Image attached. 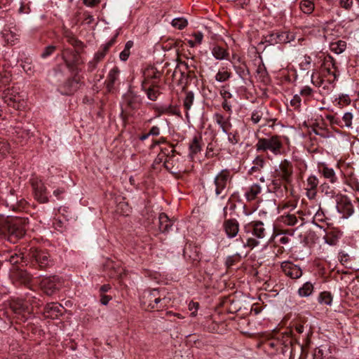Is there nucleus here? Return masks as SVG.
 Instances as JSON below:
<instances>
[{
	"instance_id": "nucleus-21",
	"label": "nucleus",
	"mask_w": 359,
	"mask_h": 359,
	"mask_svg": "<svg viewBox=\"0 0 359 359\" xmlns=\"http://www.w3.org/2000/svg\"><path fill=\"white\" fill-rule=\"evenodd\" d=\"M213 118L224 133H227L232 127L230 115L226 116L222 114L216 113L214 114Z\"/></svg>"
},
{
	"instance_id": "nucleus-64",
	"label": "nucleus",
	"mask_w": 359,
	"mask_h": 359,
	"mask_svg": "<svg viewBox=\"0 0 359 359\" xmlns=\"http://www.w3.org/2000/svg\"><path fill=\"white\" fill-rule=\"evenodd\" d=\"M265 346L266 347H269V348H275L276 350H278L280 346V341H278V339H274V340H269L268 341L266 342L265 344Z\"/></svg>"
},
{
	"instance_id": "nucleus-1",
	"label": "nucleus",
	"mask_w": 359,
	"mask_h": 359,
	"mask_svg": "<svg viewBox=\"0 0 359 359\" xmlns=\"http://www.w3.org/2000/svg\"><path fill=\"white\" fill-rule=\"evenodd\" d=\"M25 233V230L19 224V219L0 215V239H6L15 243Z\"/></svg>"
},
{
	"instance_id": "nucleus-10",
	"label": "nucleus",
	"mask_w": 359,
	"mask_h": 359,
	"mask_svg": "<svg viewBox=\"0 0 359 359\" xmlns=\"http://www.w3.org/2000/svg\"><path fill=\"white\" fill-rule=\"evenodd\" d=\"M142 302L144 304H148V307L151 309H159L165 306L168 301L165 297H161L158 290L154 289L144 295Z\"/></svg>"
},
{
	"instance_id": "nucleus-53",
	"label": "nucleus",
	"mask_w": 359,
	"mask_h": 359,
	"mask_svg": "<svg viewBox=\"0 0 359 359\" xmlns=\"http://www.w3.org/2000/svg\"><path fill=\"white\" fill-rule=\"evenodd\" d=\"M241 256L238 254L231 255L226 257L225 265L229 269L241 261Z\"/></svg>"
},
{
	"instance_id": "nucleus-13",
	"label": "nucleus",
	"mask_w": 359,
	"mask_h": 359,
	"mask_svg": "<svg viewBox=\"0 0 359 359\" xmlns=\"http://www.w3.org/2000/svg\"><path fill=\"white\" fill-rule=\"evenodd\" d=\"M280 267L284 274L292 279L299 278L303 274L301 267L290 261L283 262Z\"/></svg>"
},
{
	"instance_id": "nucleus-51",
	"label": "nucleus",
	"mask_w": 359,
	"mask_h": 359,
	"mask_svg": "<svg viewBox=\"0 0 359 359\" xmlns=\"http://www.w3.org/2000/svg\"><path fill=\"white\" fill-rule=\"evenodd\" d=\"M2 35H3V37L4 38V39L8 43L12 44L16 40H18L17 35L14 32L10 31V30L6 29L2 32Z\"/></svg>"
},
{
	"instance_id": "nucleus-60",
	"label": "nucleus",
	"mask_w": 359,
	"mask_h": 359,
	"mask_svg": "<svg viewBox=\"0 0 359 359\" xmlns=\"http://www.w3.org/2000/svg\"><path fill=\"white\" fill-rule=\"evenodd\" d=\"M316 72V70L314 69L311 74V82L316 86L319 87L323 84V80L320 76H318L316 79L315 78Z\"/></svg>"
},
{
	"instance_id": "nucleus-41",
	"label": "nucleus",
	"mask_w": 359,
	"mask_h": 359,
	"mask_svg": "<svg viewBox=\"0 0 359 359\" xmlns=\"http://www.w3.org/2000/svg\"><path fill=\"white\" fill-rule=\"evenodd\" d=\"M64 37L67 39V42L75 47H80L83 43L78 40L74 35L69 30H65L63 33Z\"/></svg>"
},
{
	"instance_id": "nucleus-45",
	"label": "nucleus",
	"mask_w": 359,
	"mask_h": 359,
	"mask_svg": "<svg viewBox=\"0 0 359 359\" xmlns=\"http://www.w3.org/2000/svg\"><path fill=\"white\" fill-rule=\"evenodd\" d=\"M10 151V146L6 140L0 137V161L6 158Z\"/></svg>"
},
{
	"instance_id": "nucleus-50",
	"label": "nucleus",
	"mask_w": 359,
	"mask_h": 359,
	"mask_svg": "<svg viewBox=\"0 0 359 359\" xmlns=\"http://www.w3.org/2000/svg\"><path fill=\"white\" fill-rule=\"evenodd\" d=\"M318 184V179L314 175H311L306 180L305 189H317Z\"/></svg>"
},
{
	"instance_id": "nucleus-59",
	"label": "nucleus",
	"mask_w": 359,
	"mask_h": 359,
	"mask_svg": "<svg viewBox=\"0 0 359 359\" xmlns=\"http://www.w3.org/2000/svg\"><path fill=\"white\" fill-rule=\"evenodd\" d=\"M302 99L300 95H294L292 99L290 100V104L295 109L299 110L301 107Z\"/></svg>"
},
{
	"instance_id": "nucleus-52",
	"label": "nucleus",
	"mask_w": 359,
	"mask_h": 359,
	"mask_svg": "<svg viewBox=\"0 0 359 359\" xmlns=\"http://www.w3.org/2000/svg\"><path fill=\"white\" fill-rule=\"evenodd\" d=\"M297 218L294 215H286L281 217V222L288 226H294L297 222Z\"/></svg>"
},
{
	"instance_id": "nucleus-31",
	"label": "nucleus",
	"mask_w": 359,
	"mask_h": 359,
	"mask_svg": "<svg viewBox=\"0 0 359 359\" xmlns=\"http://www.w3.org/2000/svg\"><path fill=\"white\" fill-rule=\"evenodd\" d=\"M189 153L188 162L191 163L194 156L201 151L202 147L200 143L199 139L197 137H194L191 142L189 144Z\"/></svg>"
},
{
	"instance_id": "nucleus-29",
	"label": "nucleus",
	"mask_w": 359,
	"mask_h": 359,
	"mask_svg": "<svg viewBox=\"0 0 359 359\" xmlns=\"http://www.w3.org/2000/svg\"><path fill=\"white\" fill-rule=\"evenodd\" d=\"M158 87V82L152 81L150 84L146 86L145 89L142 90L146 92L148 99L155 101L159 95Z\"/></svg>"
},
{
	"instance_id": "nucleus-19",
	"label": "nucleus",
	"mask_w": 359,
	"mask_h": 359,
	"mask_svg": "<svg viewBox=\"0 0 359 359\" xmlns=\"http://www.w3.org/2000/svg\"><path fill=\"white\" fill-rule=\"evenodd\" d=\"M144 79L142 81V89H145L146 86L151 83L152 81H156L161 76V73L154 67H147L143 73Z\"/></svg>"
},
{
	"instance_id": "nucleus-23",
	"label": "nucleus",
	"mask_w": 359,
	"mask_h": 359,
	"mask_svg": "<svg viewBox=\"0 0 359 359\" xmlns=\"http://www.w3.org/2000/svg\"><path fill=\"white\" fill-rule=\"evenodd\" d=\"M223 226L229 238H234L238 233L239 224L235 219L224 221Z\"/></svg>"
},
{
	"instance_id": "nucleus-28",
	"label": "nucleus",
	"mask_w": 359,
	"mask_h": 359,
	"mask_svg": "<svg viewBox=\"0 0 359 359\" xmlns=\"http://www.w3.org/2000/svg\"><path fill=\"white\" fill-rule=\"evenodd\" d=\"M14 133L17 136L18 138L22 139V140H27L29 139L32 133L31 130L29 128L28 125H18L14 127Z\"/></svg>"
},
{
	"instance_id": "nucleus-57",
	"label": "nucleus",
	"mask_w": 359,
	"mask_h": 359,
	"mask_svg": "<svg viewBox=\"0 0 359 359\" xmlns=\"http://www.w3.org/2000/svg\"><path fill=\"white\" fill-rule=\"evenodd\" d=\"M228 135V141L233 145L238 144L240 141V137L238 132H229L226 133Z\"/></svg>"
},
{
	"instance_id": "nucleus-22",
	"label": "nucleus",
	"mask_w": 359,
	"mask_h": 359,
	"mask_svg": "<svg viewBox=\"0 0 359 359\" xmlns=\"http://www.w3.org/2000/svg\"><path fill=\"white\" fill-rule=\"evenodd\" d=\"M325 231V234L324 236V239L325 242L330 245H336L341 236V232L337 228L334 227H328Z\"/></svg>"
},
{
	"instance_id": "nucleus-17",
	"label": "nucleus",
	"mask_w": 359,
	"mask_h": 359,
	"mask_svg": "<svg viewBox=\"0 0 359 359\" xmlns=\"http://www.w3.org/2000/svg\"><path fill=\"white\" fill-rule=\"evenodd\" d=\"M62 57L69 69H73L79 63V53L69 48L62 51Z\"/></svg>"
},
{
	"instance_id": "nucleus-47",
	"label": "nucleus",
	"mask_w": 359,
	"mask_h": 359,
	"mask_svg": "<svg viewBox=\"0 0 359 359\" xmlns=\"http://www.w3.org/2000/svg\"><path fill=\"white\" fill-rule=\"evenodd\" d=\"M318 302L320 304L331 305L332 302V296L331 293L327 291L320 292L318 296Z\"/></svg>"
},
{
	"instance_id": "nucleus-12",
	"label": "nucleus",
	"mask_w": 359,
	"mask_h": 359,
	"mask_svg": "<svg viewBox=\"0 0 359 359\" xmlns=\"http://www.w3.org/2000/svg\"><path fill=\"white\" fill-rule=\"evenodd\" d=\"M34 198L39 203H45L48 201L47 189L41 180L33 178L31 180Z\"/></svg>"
},
{
	"instance_id": "nucleus-42",
	"label": "nucleus",
	"mask_w": 359,
	"mask_h": 359,
	"mask_svg": "<svg viewBox=\"0 0 359 359\" xmlns=\"http://www.w3.org/2000/svg\"><path fill=\"white\" fill-rule=\"evenodd\" d=\"M16 278L22 284L25 285H28L32 280L31 275L27 271L22 270L17 272Z\"/></svg>"
},
{
	"instance_id": "nucleus-7",
	"label": "nucleus",
	"mask_w": 359,
	"mask_h": 359,
	"mask_svg": "<svg viewBox=\"0 0 359 359\" xmlns=\"http://www.w3.org/2000/svg\"><path fill=\"white\" fill-rule=\"evenodd\" d=\"M255 147L258 152L270 151L273 154L277 156L282 154L283 145L280 137L273 135L269 138H258Z\"/></svg>"
},
{
	"instance_id": "nucleus-8",
	"label": "nucleus",
	"mask_w": 359,
	"mask_h": 359,
	"mask_svg": "<svg viewBox=\"0 0 359 359\" xmlns=\"http://www.w3.org/2000/svg\"><path fill=\"white\" fill-rule=\"evenodd\" d=\"M2 97L8 107L15 110H21L25 107L24 96L15 87L7 88L3 92Z\"/></svg>"
},
{
	"instance_id": "nucleus-44",
	"label": "nucleus",
	"mask_w": 359,
	"mask_h": 359,
	"mask_svg": "<svg viewBox=\"0 0 359 359\" xmlns=\"http://www.w3.org/2000/svg\"><path fill=\"white\" fill-rule=\"evenodd\" d=\"M312 63L315 67L316 62L313 60L312 57L311 55H305L299 63V67L302 70H309Z\"/></svg>"
},
{
	"instance_id": "nucleus-33",
	"label": "nucleus",
	"mask_w": 359,
	"mask_h": 359,
	"mask_svg": "<svg viewBox=\"0 0 359 359\" xmlns=\"http://www.w3.org/2000/svg\"><path fill=\"white\" fill-rule=\"evenodd\" d=\"M319 171L323 177L327 179L331 183L336 182L337 178L332 168H329L326 164L323 163L319 167Z\"/></svg>"
},
{
	"instance_id": "nucleus-48",
	"label": "nucleus",
	"mask_w": 359,
	"mask_h": 359,
	"mask_svg": "<svg viewBox=\"0 0 359 359\" xmlns=\"http://www.w3.org/2000/svg\"><path fill=\"white\" fill-rule=\"evenodd\" d=\"M171 25L175 28L183 29L188 25V21L184 18H177L172 20Z\"/></svg>"
},
{
	"instance_id": "nucleus-16",
	"label": "nucleus",
	"mask_w": 359,
	"mask_h": 359,
	"mask_svg": "<svg viewBox=\"0 0 359 359\" xmlns=\"http://www.w3.org/2000/svg\"><path fill=\"white\" fill-rule=\"evenodd\" d=\"M64 307L55 302H50L46 305L43 310V316L45 318L56 319L61 316L63 313Z\"/></svg>"
},
{
	"instance_id": "nucleus-56",
	"label": "nucleus",
	"mask_w": 359,
	"mask_h": 359,
	"mask_svg": "<svg viewBox=\"0 0 359 359\" xmlns=\"http://www.w3.org/2000/svg\"><path fill=\"white\" fill-rule=\"evenodd\" d=\"M231 72L228 71L219 70L215 75V79L219 82H224L227 81L231 77Z\"/></svg>"
},
{
	"instance_id": "nucleus-34",
	"label": "nucleus",
	"mask_w": 359,
	"mask_h": 359,
	"mask_svg": "<svg viewBox=\"0 0 359 359\" xmlns=\"http://www.w3.org/2000/svg\"><path fill=\"white\" fill-rule=\"evenodd\" d=\"M6 261L10 262L13 265L19 264L21 262H27V259H26V255L25 256L24 253L21 252H11L6 258Z\"/></svg>"
},
{
	"instance_id": "nucleus-32",
	"label": "nucleus",
	"mask_w": 359,
	"mask_h": 359,
	"mask_svg": "<svg viewBox=\"0 0 359 359\" xmlns=\"http://www.w3.org/2000/svg\"><path fill=\"white\" fill-rule=\"evenodd\" d=\"M262 192V187L259 184H252L245 191V196L248 201H255Z\"/></svg>"
},
{
	"instance_id": "nucleus-26",
	"label": "nucleus",
	"mask_w": 359,
	"mask_h": 359,
	"mask_svg": "<svg viewBox=\"0 0 359 359\" xmlns=\"http://www.w3.org/2000/svg\"><path fill=\"white\" fill-rule=\"evenodd\" d=\"M332 358V353L330 346L325 344L315 349L313 359H330Z\"/></svg>"
},
{
	"instance_id": "nucleus-62",
	"label": "nucleus",
	"mask_w": 359,
	"mask_h": 359,
	"mask_svg": "<svg viewBox=\"0 0 359 359\" xmlns=\"http://www.w3.org/2000/svg\"><path fill=\"white\" fill-rule=\"evenodd\" d=\"M339 5L341 8H343L346 10H350L353 5V0H340Z\"/></svg>"
},
{
	"instance_id": "nucleus-38",
	"label": "nucleus",
	"mask_w": 359,
	"mask_h": 359,
	"mask_svg": "<svg viewBox=\"0 0 359 359\" xmlns=\"http://www.w3.org/2000/svg\"><path fill=\"white\" fill-rule=\"evenodd\" d=\"M114 41L111 40L106 44H104L103 46H102L101 49L98 50L94 57L97 61H101L104 59L107 53L109 51V48L113 45Z\"/></svg>"
},
{
	"instance_id": "nucleus-4",
	"label": "nucleus",
	"mask_w": 359,
	"mask_h": 359,
	"mask_svg": "<svg viewBox=\"0 0 359 359\" xmlns=\"http://www.w3.org/2000/svg\"><path fill=\"white\" fill-rule=\"evenodd\" d=\"M26 259L34 268L39 269H46L53 264V261L46 250L35 248L29 250Z\"/></svg>"
},
{
	"instance_id": "nucleus-63",
	"label": "nucleus",
	"mask_w": 359,
	"mask_h": 359,
	"mask_svg": "<svg viewBox=\"0 0 359 359\" xmlns=\"http://www.w3.org/2000/svg\"><path fill=\"white\" fill-rule=\"evenodd\" d=\"M161 112L163 114H176L177 109L173 107L172 105L162 107Z\"/></svg>"
},
{
	"instance_id": "nucleus-55",
	"label": "nucleus",
	"mask_w": 359,
	"mask_h": 359,
	"mask_svg": "<svg viewBox=\"0 0 359 359\" xmlns=\"http://www.w3.org/2000/svg\"><path fill=\"white\" fill-rule=\"evenodd\" d=\"M353 116L352 113L351 112H346L343 115L341 121H342V128L346 127V128H351L352 126V120H353Z\"/></svg>"
},
{
	"instance_id": "nucleus-36",
	"label": "nucleus",
	"mask_w": 359,
	"mask_h": 359,
	"mask_svg": "<svg viewBox=\"0 0 359 359\" xmlns=\"http://www.w3.org/2000/svg\"><path fill=\"white\" fill-rule=\"evenodd\" d=\"M321 191L329 198H336L337 200L338 199V196H341L335 189L325 183L322 184Z\"/></svg>"
},
{
	"instance_id": "nucleus-30",
	"label": "nucleus",
	"mask_w": 359,
	"mask_h": 359,
	"mask_svg": "<svg viewBox=\"0 0 359 359\" xmlns=\"http://www.w3.org/2000/svg\"><path fill=\"white\" fill-rule=\"evenodd\" d=\"M158 222L159 230L163 233L168 232L170 228L173 224V222L170 219L168 215L164 212H162L159 215Z\"/></svg>"
},
{
	"instance_id": "nucleus-9",
	"label": "nucleus",
	"mask_w": 359,
	"mask_h": 359,
	"mask_svg": "<svg viewBox=\"0 0 359 359\" xmlns=\"http://www.w3.org/2000/svg\"><path fill=\"white\" fill-rule=\"evenodd\" d=\"M232 175L228 169L222 170L215 177L214 191L217 196L224 198L226 195L227 184L231 182Z\"/></svg>"
},
{
	"instance_id": "nucleus-49",
	"label": "nucleus",
	"mask_w": 359,
	"mask_h": 359,
	"mask_svg": "<svg viewBox=\"0 0 359 359\" xmlns=\"http://www.w3.org/2000/svg\"><path fill=\"white\" fill-rule=\"evenodd\" d=\"M133 46V42L132 41H128L126 42L125 45V48L123 51L120 53V59L122 61H126L130 54V50Z\"/></svg>"
},
{
	"instance_id": "nucleus-27",
	"label": "nucleus",
	"mask_w": 359,
	"mask_h": 359,
	"mask_svg": "<svg viewBox=\"0 0 359 359\" xmlns=\"http://www.w3.org/2000/svg\"><path fill=\"white\" fill-rule=\"evenodd\" d=\"M119 73L120 70L117 67H113L109 71L106 81L107 88L109 92H111L114 89V85L118 80Z\"/></svg>"
},
{
	"instance_id": "nucleus-46",
	"label": "nucleus",
	"mask_w": 359,
	"mask_h": 359,
	"mask_svg": "<svg viewBox=\"0 0 359 359\" xmlns=\"http://www.w3.org/2000/svg\"><path fill=\"white\" fill-rule=\"evenodd\" d=\"M194 93L191 91L186 92V96L183 101V106H184L187 113L191 108V106L194 102Z\"/></svg>"
},
{
	"instance_id": "nucleus-3",
	"label": "nucleus",
	"mask_w": 359,
	"mask_h": 359,
	"mask_svg": "<svg viewBox=\"0 0 359 359\" xmlns=\"http://www.w3.org/2000/svg\"><path fill=\"white\" fill-rule=\"evenodd\" d=\"M39 304L35 297L25 300L15 298L9 301V307L16 315V317L22 321H25L33 312L34 306H39Z\"/></svg>"
},
{
	"instance_id": "nucleus-25",
	"label": "nucleus",
	"mask_w": 359,
	"mask_h": 359,
	"mask_svg": "<svg viewBox=\"0 0 359 359\" xmlns=\"http://www.w3.org/2000/svg\"><path fill=\"white\" fill-rule=\"evenodd\" d=\"M56 278L54 277L53 279L50 278H46L42 280L41 286L44 293L47 295L53 294L56 290H58L57 285L55 283Z\"/></svg>"
},
{
	"instance_id": "nucleus-18",
	"label": "nucleus",
	"mask_w": 359,
	"mask_h": 359,
	"mask_svg": "<svg viewBox=\"0 0 359 359\" xmlns=\"http://www.w3.org/2000/svg\"><path fill=\"white\" fill-rule=\"evenodd\" d=\"M318 58L320 61H323L322 68L327 71V74L333 76V80L332 82L334 81L337 79V62L333 57L330 55H327L321 59V56H319Z\"/></svg>"
},
{
	"instance_id": "nucleus-24",
	"label": "nucleus",
	"mask_w": 359,
	"mask_h": 359,
	"mask_svg": "<svg viewBox=\"0 0 359 359\" xmlns=\"http://www.w3.org/2000/svg\"><path fill=\"white\" fill-rule=\"evenodd\" d=\"M79 86V78L76 76L72 79L67 80L62 88H63L62 93L65 95H70L77 90Z\"/></svg>"
},
{
	"instance_id": "nucleus-40",
	"label": "nucleus",
	"mask_w": 359,
	"mask_h": 359,
	"mask_svg": "<svg viewBox=\"0 0 359 359\" xmlns=\"http://www.w3.org/2000/svg\"><path fill=\"white\" fill-rule=\"evenodd\" d=\"M313 291V285L310 282L305 283L299 290L298 294L300 297H309Z\"/></svg>"
},
{
	"instance_id": "nucleus-20",
	"label": "nucleus",
	"mask_w": 359,
	"mask_h": 359,
	"mask_svg": "<svg viewBox=\"0 0 359 359\" xmlns=\"http://www.w3.org/2000/svg\"><path fill=\"white\" fill-rule=\"evenodd\" d=\"M268 114L269 112L266 107L264 106H259L252 112L251 121L253 123L257 124L262 118H264L267 123H269L270 121L274 123L275 119L268 117Z\"/></svg>"
},
{
	"instance_id": "nucleus-61",
	"label": "nucleus",
	"mask_w": 359,
	"mask_h": 359,
	"mask_svg": "<svg viewBox=\"0 0 359 359\" xmlns=\"http://www.w3.org/2000/svg\"><path fill=\"white\" fill-rule=\"evenodd\" d=\"M220 95L223 100H228L232 97V94L229 92L228 89H226L225 86L221 87L220 89Z\"/></svg>"
},
{
	"instance_id": "nucleus-6",
	"label": "nucleus",
	"mask_w": 359,
	"mask_h": 359,
	"mask_svg": "<svg viewBox=\"0 0 359 359\" xmlns=\"http://www.w3.org/2000/svg\"><path fill=\"white\" fill-rule=\"evenodd\" d=\"M172 154L168 156L164 161V167L169 170L171 173H184L189 172L192 168L189 163L186 165V161H188L184 156L180 154H175V150H172Z\"/></svg>"
},
{
	"instance_id": "nucleus-14",
	"label": "nucleus",
	"mask_w": 359,
	"mask_h": 359,
	"mask_svg": "<svg viewBox=\"0 0 359 359\" xmlns=\"http://www.w3.org/2000/svg\"><path fill=\"white\" fill-rule=\"evenodd\" d=\"M337 208L339 212L341 213L345 218L351 216L354 212L353 204L346 196L341 195L338 196V199H337Z\"/></svg>"
},
{
	"instance_id": "nucleus-11",
	"label": "nucleus",
	"mask_w": 359,
	"mask_h": 359,
	"mask_svg": "<svg viewBox=\"0 0 359 359\" xmlns=\"http://www.w3.org/2000/svg\"><path fill=\"white\" fill-rule=\"evenodd\" d=\"M276 177L278 180L283 181L286 184H289L292 182L293 175V165L292 163L287 160H283L278 168L275 170Z\"/></svg>"
},
{
	"instance_id": "nucleus-54",
	"label": "nucleus",
	"mask_w": 359,
	"mask_h": 359,
	"mask_svg": "<svg viewBox=\"0 0 359 359\" xmlns=\"http://www.w3.org/2000/svg\"><path fill=\"white\" fill-rule=\"evenodd\" d=\"M300 95H302V96H303L304 97V102H307L313 97V90L309 86H304L300 90Z\"/></svg>"
},
{
	"instance_id": "nucleus-5",
	"label": "nucleus",
	"mask_w": 359,
	"mask_h": 359,
	"mask_svg": "<svg viewBox=\"0 0 359 359\" xmlns=\"http://www.w3.org/2000/svg\"><path fill=\"white\" fill-rule=\"evenodd\" d=\"M141 105V99L134 92L129 90L123 97L121 116L123 121L133 116Z\"/></svg>"
},
{
	"instance_id": "nucleus-2",
	"label": "nucleus",
	"mask_w": 359,
	"mask_h": 359,
	"mask_svg": "<svg viewBox=\"0 0 359 359\" xmlns=\"http://www.w3.org/2000/svg\"><path fill=\"white\" fill-rule=\"evenodd\" d=\"M245 232H251L253 238H248L246 243H243L244 247L251 249L258 246L261 243L266 241L271 228L266 227L262 221L255 220L244 226Z\"/></svg>"
},
{
	"instance_id": "nucleus-35",
	"label": "nucleus",
	"mask_w": 359,
	"mask_h": 359,
	"mask_svg": "<svg viewBox=\"0 0 359 359\" xmlns=\"http://www.w3.org/2000/svg\"><path fill=\"white\" fill-rule=\"evenodd\" d=\"M212 54L217 60H225L229 56L228 50L218 45H215L212 48Z\"/></svg>"
},
{
	"instance_id": "nucleus-58",
	"label": "nucleus",
	"mask_w": 359,
	"mask_h": 359,
	"mask_svg": "<svg viewBox=\"0 0 359 359\" xmlns=\"http://www.w3.org/2000/svg\"><path fill=\"white\" fill-rule=\"evenodd\" d=\"M326 118L330 121L331 125H337L342 128V121L339 117L335 115H327Z\"/></svg>"
},
{
	"instance_id": "nucleus-37",
	"label": "nucleus",
	"mask_w": 359,
	"mask_h": 359,
	"mask_svg": "<svg viewBox=\"0 0 359 359\" xmlns=\"http://www.w3.org/2000/svg\"><path fill=\"white\" fill-rule=\"evenodd\" d=\"M330 50L336 54L343 53L346 48V42L342 40H339L332 42L330 45Z\"/></svg>"
},
{
	"instance_id": "nucleus-43",
	"label": "nucleus",
	"mask_w": 359,
	"mask_h": 359,
	"mask_svg": "<svg viewBox=\"0 0 359 359\" xmlns=\"http://www.w3.org/2000/svg\"><path fill=\"white\" fill-rule=\"evenodd\" d=\"M302 11L306 14H311L314 10V4L311 0H302L299 4Z\"/></svg>"
},
{
	"instance_id": "nucleus-39",
	"label": "nucleus",
	"mask_w": 359,
	"mask_h": 359,
	"mask_svg": "<svg viewBox=\"0 0 359 359\" xmlns=\"http://www.w3.org/2000/svg\"><path fill=\"white\" fill-rule=\"evenodd\" d=\"M265 163L264 159L261 156H257L253 161L254 165L249 170V174H253L254 172L260 171L264 167Z\"/></svg>"
},
{
	"instance_id": "nucleus-15",
	"label": "nucleus",
	"mask_w": 359,
	"mask_h": 359,
	"mask_svg": "<svg viewBox=\"0 0 359 359\" xmlns=\"http://www.w3.org/2000/svg\"><path fill=\"white\" fill-rule=\"evenodd\" d=\"M278 341H280V346H283L284 348L291 347V352L294 351V346L297 344L301 350H303V346L297 343V340L293 338L292 331L287 330L281 332L277 337Z\"/></svg>"
}]
</instances>
